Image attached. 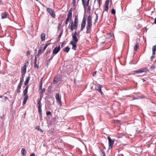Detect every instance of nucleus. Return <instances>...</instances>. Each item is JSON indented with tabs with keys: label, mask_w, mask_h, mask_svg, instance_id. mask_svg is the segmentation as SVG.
I'll list each match as a JSON object with an SVG mask.
<instances>
[{
	"label": "nucleus",
	"mask_w": 156,
	"mask_h": 156,
	"mask_svg": "<svg viewBox=\"0 0 156 156\" xmlns=\"http://www.w3.org/2000/svg\"><path fill=\"white\" fill-rule=\"evenodd\" d=\"M30 54V52L29 51H28L26 52V55L28 56Z\"/></svg>",
	"instance_id": "obj_46"
},
{
	"label": "nucleus",
	"mask_w": 156,
	"mask_h": 156,
	"mask_svg": "<svg viewBox=\"0 0 156 156\" xmlns=\"http://www.w3.org/2000/svg\"><path fill=\"white\" fill-rule=\"evenodd\" d=\"M21 153L23 155H26V152H25V151L24 148H23L21 150Z\"/></svg>",
	"instance_id": "obj_26"
},
{
	"label": "nucleus",
	"mask_w": 156,
	"mask_h": 156,
	"mask_svg": "<svg viewBox=\"0 0 156 156\" xmlns=\"http://www.w3.org/2000/svg\"><path fill=\"white\" fill-rule=\"evenodd\" d=\"M24 75L22 74V76L20 79V81L23 82L24 81Z\"/></svg>",
	"instance_id": "obj_32"
},
{
	"label": "nucleus",
	"mask_w": 156,
	"mask_h": 156,
	"mask_svg": "<svg viewBox=\"0 0 156 156\" xmlns=\"http://www.w3.org/2000/svg\"><path fill=\"white\" fill-rule=\"evenodd\" d=\"M45 92V88H43V89H42L41 91V94H43Z\"/></svg>",
	"instance_id": "obj_36"
},
{
	"label": "nucleus",
	"mask_w": 156,
	"mask_h": 156,
	"mask_svg": "<svg viewBox=\"0 0 156 156\" xmlns=\"http://www.w3.org/2000/svg\"><path fill=\"white\" fill-rule=\"evenodd\" d=\"M155 56H152L151 57V59H153L154 58Z\"/></svg>",
	"instance_id": "obj_55"
},
{
	"label": "nucleus",
	"mask_w": 156,
	"mask_h": 156,
	"mask_svg": "<svg viewBox=\"0 0 156 156\" xmlns=\"http://www.w3.org/2000/svg\"><path fill=\"white\" fill-rule=\"evenodd\" d=\"M142 81L143 82H144L146 81V80L144 79H142Z\"/></svg>",
	"instance_id": "obj_60"
},
{
	"label": "nucleus",
	"mask_w": 156,
	"mask_h": 156,
	"mask_svg": "<svg viewBox=\"0 0 156 156\" xmlns=\"http://www.w3.org/2000/svg\"><path fill=\"white\" fill-rule=\"evenodd\" d=\"M155 51H156V44L153 46L152 48V54L154 55H155Z\"/></svg>",
	"instance_id": "obj_19"
},
{
	"label": "nucleus",
	"mask_w": 156,
	"mask_h": 156,
	"mask_svg": "<svg viewBox=\"0 0 156 156\" xmlns=\"http://www.w3.org/2000/svg\"><path fill=\"white\" fill-rule=\"evenodd\" d=\"M30 76L29 75L26 78V81L24 82V85H27L28 84V83L30 80Z\"/></svg>",
	"instance_id": "obj_16"
},
{
	"label": "nucleus",
	"mask_w": 156,
	"mask_h": 156,
	"mask_svg": "<svg viewBox=\"0 0 156 156\" xmlns=\"http://www.w3.org/2000/svg\"><path fill=\"white\" fill-rule=\"evenodd\" d=\"M37 104L38 105V108H41V100L39 99L37 100Z\"/></svg>",
	"instance_id": "obj_25"
},
{
	"label": "nucleus",
	"mask_w": 156,
	"mask_h": 156,
	"mask_svg": "<svg viewBox=\"0 0 156 156\" xmlns=\"http://www.w3.org/2000/svg\"><path fill=\"white\" fill-rule=\"evenodd\" d=\"M108 9V6L105 5V11H107Z\"/></svg>",
	"instance_id": "obj_43"
},
{
	"label": "nucleus",
	"mask_w": 156,
	"mask_h": 156,
	"mask_svg": "<svg viewBox=\"0 0 156 156\" xmlns=\"http://www.w3.org/2000/svg\"><path fill=\"white\" fill-rule=\"evenodd\" d=\"M108 148L109 149L111 148L112 147L113 144L114 143V140H112L111 138L109 136H108Z\"/></svg>",
	"instance_id": "obj_4"
},
{
	"label": "nucleus",
	"mask_w": 156,
	"mask_h": 156,
	"mask_svg": "<svg viewBox=\"0 0 156 156\" xmlns=\"http://www.w3.org/2000/svg\"><path fill=\"white\" fill-rule=\"evenodd\" d=\"M1 98H2V100L1 101L3 102H5L8 99L6 97L2 96L1 97Z\"/></svg>",
	"instance_id": "obj_24"
},
{
	"label": "nucleus",
	"mask_w": 156,
	"mask_h": 156,
	"mask_svg": "<svg viewBox=\"0 0 156 156\" xmlns=\"http://www.w3.org/2000/svg\"><path fill=\"white\" fill-rule=\"evenodd\" d=\"M70 50V48L68 47H66L63 50V51L65 52L68 53Z\"/></svg>",
	"instance_id": "obj_23"
},
{
	"label": "nucleus",
	"mask_w": 156,
	"mask_h": 156,
	"mask_svg": "<svg viewBox=\"0 0 156 156\" xmlns=\"http://www.w3.org/2000/svg\"><path fill=\"white\" fill-rule=\"evenodd\" d=\"M1 1H0V4H1Z\"/></svg>",
	"instance_id": "obj_61"
},
{
	"label": "nucleus",
	"mask_w": 156,
	"mask_h": 156,
	"mask_svg": "<svg viewBox=\"0 0 156 156\" xmlns=\"http://www.w3.org/2000/svg\"><path fill=\"white\" fill-rule=\"evenodd\" d=\"M28 87V86H27V87L25 89V90L23 91V94H24V96H25L26 95H27V92Z\"/></svg>",
	"instance_id": "obj_21"
},
{
	"label": "nucleus",
	"mask_w": 156,
	"mask_h": 156,
	"mask_svg": "<svg viewBox=\"0 0 156 156\" xmlns=\"http://www.w3.org/2000/svg\"><path fill=\"white\" fill-rule=\"evenodd\" d=\"M27 101L26 100H23V105H24V104H26V102H27Z\"/></svg>",
	"instance_id": "obj_50"
},
{
	"label": "nucleus",
	"mask_w": 156,
	"mask_h": 156,
	"mask_svg": "<svg viewBox=\"0 0 156 156\" xmlns=\"http://www.w3.org/2000/svg\"><path fill=\"white\" fill-rule=\"evenodd\" d=\"M86 0H82V4L84 7H85V3L86 2Z\"/></svg>",
	"instance_id": "obj_42"
},
{
	"label": "nucleus",
	"mask_w": 156,
	"mask_h": 156,
	"mask_svg": "<svg viewBox=\"0 0 156 156\" xmlns=\"http://www.w3.org/2000/svg\"><path fill=\"white\" fill-rule=\"evenodd\" d=\"M43 50H42V47H40L39 49V50L38 51V52L37 53V56H39L40 54H41V52H43L42 51Z\"/></svg>",
	"instance_id": "obj_20"
},
{
	"label": "nucleus",
	"mask_w": 156,
	"mask_h": 156,
	"mask_svg": "<svg viewBox=\"0 0 156 156\" xmlns=\"http://www.w3.org/2000/svg\"><path fill=\"white\" fill-rule=\"evenodd\" d=\"M62 34V33H61V34L59 35L58 37H60L61 36Z\"/></svg>",
	"instance_id": "obj_59"
},
{
	"label": "nucleus",
	"mask_w": 156,
	"mask_h": 156,
	"mask_svg": "<svg viewBox=\"0 0 156 156\" xmlns=\"http://www.w3.org/2000/svg\"><path fill=\"white\" fill-rule=\"evenodd\" d=\"M26 65H24L23 68L22 69L21 74H22L24 75L26 72Z\"/></svg>",
	"instance_id": "obj_14"
},
{
	"label": "nucleus",
	"mask_w": 156,
	"mask_h": 156,
	"mask_svg": "<svg viewBox=\"0 0 156 156\" xmlns=\"http://www.w3.org/2000/svg\"><path fill=\"white\" fill-rule=\"evenodd\" d=\"M92 25V16L91 15H89L88 17L87 24L86 26V33L87 34H89L90 33Z\"/></svg>",
	"instance_id": "obj_1"
},
{
	"label": "nucleus",
	"mask_w": 156,
	"mask_h": 156,
	"mask_svg": "<svg viewBox=\"0 0 156 156\" xmlns=\"http://www.w3.org/2000/svg\"><path fill=\"white\" fill-rule=\"evenodd\" d=\"M23 82L20 81V83L18 84L17 89V91L18 93H19L20 92V90L23 84Z\"/></svg>",
	"instance_id": "obj_12"
},
{
	"label": "nucleus",
	"mask_w": 156,
	"mask_h": 156,
	"mask_svg": "<svg viewBox=\"0 0 156 156\" xmlns=\"http://www.w3.org/2000/svg\"><path fill=\"white\" fill-rule=\"evenodd\" d=\"M101 151L102 153V154L103 155V156H106L105 152L103 150H101Z\"/></svg>",
	"instance_id": "obj_37"
},
{
	"label": "nucleus",
	"mask_w": 156,
	"mask_h": 156,
	"mask_svg": "<svg viewBox=\"0 0 156 156\" xmlns=\"http://www.w3.org/2000/svg\"><path fill=\"white\" fill-rule=\"evenodd\" d=\"M154 23L156 24V18L154 19Z\"/></svg>",
	"instance_id": "obj_56"
},
{
	"label": "nucleus",
	"mask_w": 156,
	"mask_h": 156,
	"mask_svg": "<svg viewBox=\"0 0 156 156\" xmlns=\"http://www.w3.org/2000/svg\"><path fill=\"white\" fill-rule=\"evenodd\" d=\"M86 24V18L85 16H84L83 18L82 22L81 25L80 31L83 30L85 27Z\"/></svg>",
	"instance_id": "obj_3"
},
{
	"label": "nucleus",
	"mask_w": 156,
	"mask_h": 156,
	"mask_svg": "<svg viewBox=\"0 0 156 156\" xmlns=\"http://www.w3.org/2000/svg\"><path fill=\"white\" fill-rule=\"evenodd\" d=\"M24 96L25 97L24 98V100H25V101H27L28 98V96L27 95H26Z\"/></svg>",
	"instance_id": "obj_40"
},
{
	"label": "nucleus",
	"mask_w": 156,
	"mask_h": 156,
	"mask_svg": "<svg viewBox=\"0 0 156 156\" xmlns=\"http://www.w3.org/2000/svg\"><path fill=\"white\" fill-rule=\"evenodd\" d=\"M46 114L47 115H51V113L50 111H48L46 112Z\"/></svg>",
	"instance_id": "obj_48"
},
{
	"label": "nucleus",
	"mask_w": 156,
	"mask_h": 156,
	"mask_svg": "<svg viewBox=\"0 0 156 156\" xmlns=\"http://www.w3.org/2000/svg\"><path fill=\"white\" fill-rule=\"evenodd\" d=\"M96 73H97V72H96V71L93 73V76H94L96 74Z\"/></svg>",
	"instance_id": "obj_52"
},
{
	"label": "nucleus",
	"mask_w": 156,
	"mask_h": 156,
	"mask_svg": "<svg viewBox=\"0 0 156 156\" xmlns=\"http://www.w3.org/2000/svg\"><path fill=\"white\" fill-rule=\"evenodd\" d=\"M73 11V8H71L69 11L67 16L72 17V12Z\"/></svg>",
	"instance_id": "obj_18"
},
{
	"label": "nucleus",
	"mask_w": 156,
	"mask_h": 156,
	"mask_svg": "<svg viewBox=\"0 0 156 156\" xmlns=\"http://www.w3.org/2000/svg\"><path fill=\"white\" fill-rule=\"evenodd\" d=\"M154 66H151V68L152 69H153V68H154Z\"/></svg>",
	"instance_id": "obj_58"
},
{
	"label": "nucleus",
	"mask_w": 156,
	"mask_h": 156,
	"mask_svg": "<svg viewBox=\"0 0 156 156\" xmlns=\"http://www.w3.org/2000/svg\"><path fill=\"white\" fill-rule=\"evenodd\" d=\"M69 44L72 45V49L73 50H76V43L70 41Z\"/></svg>",
	"instance_id": "obj_11"
},
{
	"label": "nucleus",
	"mask_w": 156,
	"mask_h": 156,
	"mask_svg": "<svg viewBox=\"0 0 156 156\" xmlns=\"http://www.w3.org/2000/svg\"><path fill=\"white\" fill-rule=\"evenodd\" d=\"M87 12L88 13H90V6H87Z\"/></svg>",
	"instance_id": "obj_29"
},
{
	"label": "nucleus",
	"mask_w": 156,
	"mask_h": 156,
	"mask_svg": "<svg viewBox=\"0 0 156 156\" xmlns=\"http://www.w3.org/2000/svg\"><path fill=\"white\" fill-rule=\"evenodd\" d=\"M41 39L42 41H43L45 40V34L44 33H42L41 34Z\"/></svg>",
	"instance_id": "obj_22"
},
{
	"label": "nucleus",
	"mask_w": 156,
	"mask_h": 156,
	"mask_svg": "<svg viewBox=\"0 0 156 156\" xmlns=\"http://www.w3.org/2000/svg\"><path fill=\"white\" fill-rule=\"evenodd\" d=\"M69 26L72 27H74V23H73V22H72L71 23V25H70V24Z\"/></svg>",
	"instance_id": "obj_47"
},
{
	"label": "nucleus",
	"mask_w": 156,
	"mask_h": 156,
	"mask_svg": "<svg viewBox=\"0 0 156 156\" xmlns=\"http://www.w3.org/2000/svg\"><path fill=\"white\" fill-rule=\"evenodd\" d=\"M76 0H73V7H75L76 5Z\"/></svg>",
	"instance_id": "obj_34"
},
{
	"label": "nucleus",
	"mask_w": 156,
	"mask_h": 156,
	"mask_svg": "<svg viewBox=\"0 0 156 156\" xmlns=\"http://www.w3.org/2000/svg\"><path fill=\"white\" fill-rule=\"evenodd\" d=\"M38 112H39V113L40 114H41V111H42L41 108H38Z\"/></svg>",
	"instance_id": "obj_39"
},
{
	"label": "nucleus",
	"mask_w": 156,
	"mask_h": 156,
	"mask_svg": "<svg viewBox=\"0 0 156 156\" xmlns=\"http://www.w3.org/2000/svg\"><path fill=\"white\" fill-rule=\"evenodd\" d=\"M48 45V44H47L45 45L42 51V52H43L46 49Z\"/></svg>",
	"instance_id": "obj_35"
},
{
	"label": "nucleus",
	"mask_w": 156,
	"mask_h": 156,
	"mask_svg": "<svg viewBox=\"0 0 156 156\" xmlns=\"http://www.w3.org/2000/svg\"><path fill=\"white\" fill-rule=\"evenodd\" d=\"M23 82L20 81V83L18 84L17 89V91L18 93H19L20 92V90L23 84Z\"/></svg>",
	"instance_id": "obj_13"
},
{
	"label": "nucleus",
	"mask_w": 156,
	"mask_h": 156,
	"mask_svg": "<svg viewBox=\"0 0 156 156\" xmlns=\"http://www.w3.org/2000/svg\"><path fill=\"white\" fill-rule=\"evenodd\" d=\"M0 98H1V97H0Z\"/></svg>",
	"instance_id": "obj_62"
},
{
	"label": "nucleus",
	"mask_w": 156,
	"mask_h": 156,
	"mask_svg": "<svg viewBox=\"0 0 156 156\" xmlns=\"http://www.w3.org/2000/svg\"><path fill=\"white\" fill-rule=\"evenodd\" d=\"M48 50H47L46 54H47L48 52H50V50H49L48 51Z\"/></svg>",
	"instance_id": "obj_54"
},
{
	"label": "nucleus",
	"mask_w": 156,
	"mask_h": 156,
	"mask_svg": "<svg viewBox=\"0 0 156 156\" xmlns=\"http://www.w3.org/2000/svg\"><path fill=\"white\" fill-rule=\"evenodd\" d=\"M31 156H35V155L34 154H32L31 155Z\"/></svg>",
	"instance_id": "obj_57"
},
{
	"label": "nucleus",
	"mask_w": 156,
	"mask_h": 156,
	"mask_svg": "<svg viewBox=\"0 0 156 156\" xmlns=\"http://www.w3.org/2000/svg\"><path fill=\"white\" fill-rule=\"evenodd\" d=\"M34 67L35 68H38V66L37 65V63H34Z\"/></svg>",
	"instance_id": "obj_45"
},
{
	"label": "nucleus",
	"mask_w": 156,
	"mask_h": 156,
	"mask_svg": "<svg viewBox=\"0 0 156 156\" xmlns=\"http://www.w3.org/2000/svg\"><path fill=\"white\" fill-rule=\"evenodd\" d=\"M98 20V15L97 14H96L95 22H96V20Z\"/></svg>",
	"instance_id": "obj_53"
},
{
	"label": "nucleus",
	"mask_w": 156,
	"mask_h": 156,
	"mask_svg": "<svg viewBox=\"0 0 156 156\" xmlns=\"http://www.w3.org/2000/svg\"><path fill=\"white\" fill-rule=\"evenodd\" d=\"M42 83H41V85H40V86H39V90H42Z\"/></svg>",
	"instance_id": "obj_44"
},
{
	"label": "nucleus",
	"mask_w": 156,
	"mask_h": 156,
	"mask_svg": "<svg viewBox=\"0 0 156 156\" xmlns=\"http://www.w3.org/2000/svg\"><path fill=\"white\" fill-rule=\"evenodd\" d=\"M72 17H70V16H67V18L66 19V22H65V24H68V22L69 21H70L71 20H72Z\"/></svg>",
	"instance_id": "obj_17"
},
{
	"label": "nucleus",
	"mask_w": 156,
	"mask_h": 156,
	"mask_svg": "<svg viewBox=\"0 0 156 156\" xmlns=\"http://www.w3.org/2000/svg\"><path fill=\"white\" fill-rule=\"evenodd\" d=\"M37 58L36 57V56H35V61H34V63H37Z\"/></svg>",
	"instance_id": "obj_51"
},
{
	"label": "nucleus",
	"mask_w": 156,
	"mask_h": 156,
	"mask_svg": "<svg viewBox=\"0 0 156 156\" xmlns=\"http://www.w3.org/2000/svg\"><path fill=\"white\" fill-rule=\"evenodd\" d=\"M78 16L76 15L75 16V20H74V25L75 26V30H77V26L78 25Z\"/></svg>",
	"instance_id": "obj_5"
},
{
	"label": "nucleus",
	"mask_w": 156,
	"mask_h": 156,
	"mask_svg": "<svg viewBox=\"0 0 156 156\" xmlns=\"http://www.w3.org/2000/svg\"><path fill=\"white\" fill-rule=\"evenodd\" d=\"M90 0H87L86 3V5L87 6H89V2Z\"/></svg>",
	"instance_id": "obj_49"
},
{
	"label": "nucleus",
	"mask_w": 156,
	"mask_h": 156,
	"mask_svg": "<svg viewBox=\"0 0 156 156\" xmlns=\"http://www.w3.org/2000/svg\"><path fill=\"white\" fill-rule=\"evenodd\" d=\"M60 50V46L58 47H56L55 48L53 51L52 53L53 54H56Z\"/></svg>",
	"instance_id": "obj_9"
},
{
	"label": "nucleus",
	"mask_w": 156,
	"mask_h": 156,
	"mask_svg": "<svg viewBox=\"0 0 156 156\" xmlns=\"http://www.w3.org/2000/svg\"><path fill=\"white\" fill-rule=\"evenodd\" d=\"M60 76L56 77L53 80V83L54 84L57 83L60 80Z\"/></svg>",
	"instance_id": "obj_10"
},
{
	"label": "nucleus",
	"mask_w": 156,
	"mask_h": 156,
	"mask_svg": "<svg viewBox=\"0 0 156 156\" xmlns=\"http://www.w3.org/2000/svg\"><path fill=\"white\" fill-rule=\"evenodd\" d=\"M149 71V69L147 67H144L140 69L134 71L132 74L133 75L135 74V72L139 73H145Z\"/></svg>",
	"instance_id": "obj_2"
},
{
	"label": "nucleus",
	"mask_w": 156,
	"mask_h": 156,
	"mask_svg": "<svg viewBox=\"0 0 156 156\" xmlns=\"http://www.w3.org/2000/svg\"><path fill=\"white\" fill-rule=\"evenodd\" d=\"M76 34H77V32L76 31H75L73 33H72V36H73V35L76 36Z\"/></svg>",
	"instance_id": "obj_41"
},
{
	"label": "nucleus",
	"mask_w": 156,
	"mask_h": 156,
	"mask_svg": "<svg viewBox=\"0 0 156 156\" xmlns=\"http://www.w3.org/2000/svg\"><path fill=\"white\" fill-rule=\"evenodd\" d=\"M2 16V19H4L6 18L7 17V15L5 13H2L1 15Z\"/></svg>",
	"instance_id": "obj_27"
},
{
	"label": "nucleus",
	"mask_w": 156,
	"mask_h": 156,
	"mask_svg": "<svg viewBox=\"0 0 156 156\" xmlns=\"http://www.w3.org/2000/svg\"><path fill=\"white\" fill-rule=\"evenodd\" d=\"M109 2V0H106V1L105 2V5L108 6V4Z\"/></svg>",
	"instance_id": "obj_33"
},
{
	"label": "nucleus",
	"mask_w": 156,
	"mask_h": 156,
	"mask_svg": "<svg viewBox=\"0 0 156 156\" xmlns=\"http://www.w3.org/2000/svg\"><path fill=\"white\" fill-rule=\"evenodd\" d=\"M102 87V86L100 84H98L95 86L96 89L98 90L101 94H103V92L101 90V88Z\"/></svg>",
	"instance_id": "obj_8"
},
{
	"label": "nucleus",
	"mask_w": 156,
	"mask_h": 156,
	"mask_svg": "<svg viewBox=\"0 0 156 156\" xmlns=\"http://www.w3.org/2000/svg\"><path fill=\"white\" fill-rule=\"evenodd\" d=\"M36 129L39 131L41 133H42L43 132V130L40 128L39 126H37V127H36Z\"/></svg>",
	"instance_id": "obj_30"
},
{
	"label": "nucleus",
	"mask_w": 156,
	"mask_h": 156,
	"mask_svg": "<svg viewBox=\"0 0 156 156\" xmlns=\"http://www.w3.org/2000/svg\"><path fill=\"white\" fill-rule=\"evenodd\" d=\"M138 45L137 43H136L135 44V47L134 48V49L136 51L137 50V49L138 48Z\"/></svg>",
	"instance_id": "obj_28"
},
{
	"label": "nucleus",
	"mask_w": 156,
	"mask_h": 156,
	"mask_svg": "<svg viewBox=\"0 0 156 156\" xmlns=\"http://www.w3.org/2000/svg\"><path fill=\"white\" fill-rule=\"evenodd\" d=\"M68 28L70 29L71 31H73V30L74 29L75 30V26H74V27H70V26H68Z\"/></svg>",
	"instance_id": "obj_31"
},
{
	"label": "nucleus",
	"mask_w": 156,
	"mask_h": 156,
	"mask_svg": "<svg viewBox=\"0 0 156 156\" xmlns=\"http://www.w3.org/2000/svg\"><path fill=\"white\" fill-rule=\"evenodd\" d=\"M111 12L112 14H115V9H112Z\"/></svg>",
	"instance_id": "obj_38"
},
{
	"label": "nucleus",
	"mask_w": 156,
	"mask_h": 156,
	"mask_svg": "<svg viewBox=\"0 0 156 156\" xmlns=\"http://www.w3.org/2000/svg\"><path fill=\"white\" fill-rule=\"evenodd\" d=\"M55 98L57 103L60 105L61 104V98L59 97V94H56L55 95Z\"/></svg>",
	"instance_id": "obj_7"
},
{
	"label": "nucleus",
	"mask_w": 156,
	"mask_h": 156,
	"mask_svg": "<svg viewBox=\"0 0 156 156\" xmlns=\"http://www.w3.org/2000/svg\"><path fill=\"white\" fill-rule=\"evenodd\" d=\"M73 40L71 41H73V42H75L76 43H77L78 42V39L77 37L76 36H72Z\"/></svg>",
	"instance_id": "obj_15"
},
{
	"label": "nucleus",
	"mask_w": 156,
	"mask_h": 156,
	"mask_svg": "<svg viewBox=\"0 0 156 156\" xmlns=\"http://www.w3.org/2000/svg\"><path fill=\"white\" fill-rule=\"evenodd\" d=\"M47 10L53 17H55V14L53 10L50 8H48L47 9Z\"/></svg>",
	"instance_id": "obj_6"
}]
</instances>
